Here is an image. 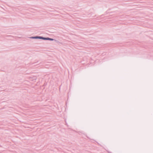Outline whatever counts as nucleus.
<instances>
[{"instance_id":"obj_1","label":"nucleus","mask_w":153,"mask_h":153,"mask_svg":"<svg viewBox=\"0 0 153 153\" xmlns=\"http://www.w3.org/2000/svg\"><path fill=\"white\" fill-rule=\"evenodd\" d=\"M39 39H44L49 40H53V39L49 38H43L42 37L39 36Z\"/></svg>"},{"instance_id":"obj_2","label":"nucleus","mask_w":153,"mask_h":153,"mask_svg":"<svg viewBox=\"0 0 153 153\" xmlns=\"http://www.w3.org/2000/svg\"><path fill=\"white\" fill-rule=\"evenodd\" d=\"M30 38H33V39H38V36H35V37H30Z\"/></svg>"}]
</instances>
